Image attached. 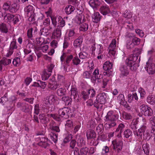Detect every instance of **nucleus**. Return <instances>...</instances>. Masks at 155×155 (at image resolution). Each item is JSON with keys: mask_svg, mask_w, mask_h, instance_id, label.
I'll list each match as a JSON object with an SVG mask.
<instances>
[{"mask_svg": "<svg viewBox=\"0 0 155 155\" xmlns=\"http://www.w3.org/2000/svg\"><path fill=\"white\" fill-rule=\"evenodd\" d=\"M71 110L69 108L64 107L59 109L58 110V115L55 114H48L47 116L44 114H41L39 116V117L41 123L42 124H46L49 121V119L47 117H52L56 120L59 121L60 120L61 118L64 117L67 118L69 116Z\"/></svg>", "mask_w": 155, "mask_h": 155, "instance_id": "1", "label": "nucleus"}, {"mask_svg": "<svg viewBox=\"0 0 155 155\" xmlns=\"http://www.w3.org/2000/svg\"><path fill=\"white\" fill-rule=\"evenodd\" d=\"M57 101V98L54 95L49 96L48 99L45 101L42 107V110L45 112L52 111L54 107V104H56L58 103Z\"/></svg>", "mask_w": 155, "mask_h": 155, "instance_id": "2", "label": "nucleus"}, {"mask_svg": "<svg viewBox=\"0 0 155 155\" xmlns=\"http://www.w3.org/2000/svg\"><path fill=\"white\" fill-rule=\"evenodd\" d=\"M118 116L117 115L114 111H108L105 117V120L106 121H109L110 122L105 124L104 127L106 129H108L115 126L116 125L115 121L118 119Z\"/></svg>", "mask_w": 155, "mask_h": 155, "instance_id": "3", "label": "nucleus"}, {"mask_svg": "<svg viewBox=\"0 0 155 155\" xmlns=\"http://www.w3.org/2000/svg\"><path fill=\"white\" fill-rule=\"evenodd\" d=\"M140 61V57L137 59V57L136 55H130L126 60V64L129 66L130 69L132 71H136L139 66V64Z\"/></svg>", "mask_w": 155, "mask_h": 155, "instance_id": "4", "label": "nucleus"}, {"mask_svg": "<svg viewBox=\"0 0 155 155\" xmlns=\"http://www.w3.org/2000/svg\"><path fill=\"white\" fill-rule=\"evenodd\" d=\"M106 96L104 93H102L98 95L94 103V106L97 108L102 107V105L106 103Z\"/></svg>", "mask_w": 155, "mask_h": 155, "instance_id": "5", "label": "nucleus"}, {"mask_svg": "<svg viewBox=\"0 0 155 155\" xmlns=\"http://www.w3.org/2000/svg\"><path fill=\"white\" fill-rule=\"evenodd\" d=\"M142 114L145 117H150L153 114V111L148 105L143 104L140 107Z\"/></svg>", "mask_w": 155, "mask_h": 155, "instance_id": "6", "label": "nucleus"}, {"mask_svg": "<svg viewBox=\"0 0 155 155\" xmlns=\"http://www.w3.org/2000/svg\"><path fill=\"white\" fill-rule=\"evenodd\" d=\"M24 11L28 17L29 21H33L35 20V15L34 13L33 7L31 5L26 6L24 9Z\"/></svg>", "mask_w": 155, "mask_h": 155, "instance_id": "7", "label": "nucleus"}, {"mask_svg": "<svg viewBox=\"0 0 155 155\" xmlns=\"http://www.w3.org/2000/svg\"><path fill=\"white\" fill-rule=\"evenodd\" d=\"M142 125L141 128L137 130H134V134L135 135L139 137V138H142L143 132L146 129L147 125V120L145 118H143L142 120Z\"/></svg>", "mask_w": 155, "mask_h": 155, "instance_id": "8", "label": "nucleus"}, {"mask_svg": "<svg viewBox=\"0 0 155 155\" xmlns=\"http://www.w3.org/2000/svg\"><path fill=\"white\" fill-rule=\"evenodd\" d=\"M112 142L113 145L114 149L115 152L117 153L120 152L122 150L123 146L122 140L116 139L112 141Z\"/></svg>", "mask_w": 155, "mask_h": 155, "instance_id": "9", "label": "nucleus"}, {"mask_svg": "<svg viewBox=\"0 0 155 155\" xmlns=\"http://www.w3.org/2000/svg\"><path fill=\"white\" fill-rule=\"evenodd\" d=\"M73 59L72 55H69L67 53H63L61 57V60L62 62L64 61V64L68 66H69V64Z\"/></svg>", "mask_w": 155, "mask_h": 155, "instance_id": "10", "label": "nucleus"}, {"mask_svg": "<svg viewBox=\"0 0 155 155\" xmlns=\"http://www.w3.org/2000/svg\"><path fill=\"white\" fill-rule=\"evenodd\" d=\"M145 68L149 74H153L155 73V64L149 61L146 63Z\"/></svg>", "mask_w": 155, "mask_h": 155, "instance_id": "11", "label": "nucleus"}, {"mask_svg": "<svg viewBox=\"0 0 155 155\" xmlns=\"http://www.w3.org/2000/svg\"><path fill=\"white\" fill-rule=\"evenodd\" d=\"M117 100L120 104L123 105L127 109H130V107L127 104L126 101H125L124 99V95L120 94H119L117 97Z\"/></svg>", "mask_w": 155, "mask_h": 155, "instance_id": "12", "label": "nucleus"}, {"mask_svg": "<svg viewBox=\"0 0 155 155\" xmlns=\"http://www.w3.org/2000/svg\"><path fill=\"white\" fill-rule=\"evenodd\" d=\"M120 75L122 76H126L129 74V71L127 67L124 65H122L120 68Z\"/></svg>", "mask_w": 155, "mask_h": 155, "instance_id": "13", "label": "nucleus"}, {"mask_svg": "<svg viewBox=\"0 0 155 155\" xmlns=\"http://www.w3.org/2000/svg\"><path fill=\"white\" fill-rule=\"evenodd\" d=\"M116 40L115 39H112L111 43L109 45V52L113 55H115V53L114 49L116 47Z\"/></svg>", "mask_w": 155, "mask_h": 155, "instance_id": "14", "label": "nucleus"}, {"mask_svg": "<svg viewBox=\"0 0 155 155\" xmlns=\"http://www.w3.org/2000/svg\"><path fill=\"white\" fill-rule=\"evenodd\" d=\"M89 4L94 10H96L100 6L101 3L98 0H90Z\"/></svg>", "mask_w": 155, "mask_h": 155, "instance_id": "15", "label": "nucleus"}, {"mask_svg": "<svg viewBox=\"0 0 155 155\" xmlns=\"http://www.w3.org/2000/svg\"><path fill=\"white\" fill-rule=\"evenodd\" d=\"M61 30L60 28H57L54 30L52 33V38L55 39L60 38L61 35Z\"/></svg>", "mask_w": 155, "mask_h": 155, "instance_id": "16", "label": "nucleus"}, {"mask_svg": "<svg viewBox=\"0 0 155 155\" xmlns=\"http://www.w3.org/2000/svg\"><path fill=\"white\" fill-rule=\"evenodd\" d=\"M86 137L87 140L94 139L96 137V134L95 132L92 130H89L86 132Z\"/></svg>", "mask_w": 155, "mask_h": 155, "instance_id": "17", "label": "nucleus"}, {"mask_svg": "<svg viewBox=\"0 0 155 155\" xmlns=\"http://www.w3.org/2000/svg\"><path fill=\"white\" fill-rule=\"evenodd\" d=\"M18 48V46L16 44V41L15 39L13 38V41L11 42L9 47L10 51L9 52V54L10 55L12 54L13 52V50L15 49H17Z\"/></svg>", "mask_w": 155, "mask_h": 155, "instance_id": "18", "label": "nucleus"}, {"mask_svg": "<svg viewBox=\"0 0 155 155\" xmlns=\"http://www.w3.org/2000/svg\"><path fill=\"white\" fill-rule=\"evenodd\" d=\"M125 127L124 125L123 124L121 123L119 124L117 128L116 129L115 132H119V134L117 135V136L118 138L121 137V134Z\"/></svg>", "mask_w": 155, "mask_h": 155, "instance_id": "19", "label": "nucleus"}, {"mask_svg": "<svg viewBox=\"0 0 155 155\" xmlns=\"http://www.w3.org/2000/svg\"><path fill=\"white\" fill-rule=\"evenodd\" d=\"M92 21L94 23H98L100 20L101 18V17L99 13H94L92 15Z\"/></svg>", "mask_w": 155, "mask_h": 155, "instance_id": "20", "label": "nucleus"}, {"mask_svg": "<svg viewBox=\"0 0 155 155\" xmlns=\"http://www.w3.org/2000/svg\"><path fill=\"white\" fill-rule=\"evenodd\" d=\"M128 102L129 103H131L133 101H138V99L137 94L136 93L133 94H128Z\"/></svg>", "mask_w": 155, "mask_h": 155, "instance_id": "21", "label": "nucleus"}, {"mask_svg": "<svg viewBox=\"0 0 155 155\" xmlns=\"http://www.w3.org/2000/svg\"><path fill=\"white\" fill-rule=\"evenodd\" d=\"M19 6L16 3H14L10 6L9 12L12 13H15L19 9Z\"/></svg>", "mask_w": 155, "mask_h": 155, "instance_id": "22", "label": "nucleus"}, {"mask_svg": "<svg viewBox=\"0 0 155 155\" xmlns=\"http://www.w3.org/2000/svg\"><path fill=\"white\" fill-rule=\"evenodd\" d=\"M100 9L101 13L104 15H106L110 12L109 7L107 6L101 7Z\"/></svg>", "mask_w": 155, "mask_h": 155, "instance_id": "23", "label": "nucleus"}, {"mask_svg": "<svg viewBox=\"0 0 155 155\" xmlns=\"http://www.w3.org/2000/svg\"><path fill=\"white\" fill-rule=\"evenodd\" d=\"M82 38L81 37H79L74 41V46L76 48L78 47H80L82 42Z\"/></svg>", "mask_w": 155, "mask_h": 155, "instance_id": "24", "label": "nucleus"}, {"mask_svg": "<svg viewBox=\"0 0 155 155\" xmlns=\"http://www.w3.org/2000/svg\"><path fill=\"white\" fill-rule=\"evenodd\" d=\"M60 17H59L58 18V22L57 28H59L61 30L62 28L65 26V22L63 18L61 17L60 18Z\"/></svg>", "mask_w": 155, "mask_h": 155, "instance_id": "25", "label": "nucleus"}, {"mask_svg": "<svg viewBox=\"0 0 155 155\" xmlns=\"http://www.w3.org/2000/svg\"><path fill=\"white\" fill-rule=\"evenodd\" d=\"M147 102L149 104L153 105L155 104V96L151 95L148 96L147 100Z\"/></svg>", "mask_w": 155, "mask_h": 155, "instance_id": "26", "label": "nucleus"}, {"mask_svg": "<svg viewBox=\"0 0 155 155\" xmlns=\"http://www.w3.org/2000/svg\"><path fill=\"white\" fill-rule=\"evenodd\" d=\"M0 31L2 33H7L8 31V29L6 24L2 23L0 24Z\"/></svg>", "mask_w": 155, "mask_h": 155, "instance_id": "27", "label": "nucleus"}, {"mask_svg": "<svg viewBox=\"0 0 155 155\" xmlns=\"http://www.w3.org/2000/svg\"><path fill=\"white\" fill-rule=\"evenodd\" d=\"M75 10L74 7L71 5L67 6L65 8V11L67 15H69L73 12Z\"/></svg>", "mask_w": 155, "mask_h": 155, "instance_id": "28", "label": "nucleus"}, {"mask_svg": "<svg viewBox=\"0 0 155 155\" xmlns=\"http://www.w3.org/2000/svg\"><path fill=\"white\" fill-rule=\"evenodd\" d=\"M38 82H34L32 85V86L36 87H45L46 84L45 82H41L40 81H38Z\"/></svg>", "mask_w": 155, "mask_h": 155, "instance_id": "29", "label": "nucleus"}, {"mask_svg": "<svg viewBox=\"0 0 155 155\" xmlns=\"http://www.w3.org/2000/svg\"><path fill=\"white\" fill-rule=\"evenodd\" d=\"M93 75L94 76L95 79H100L102 78L103 77V74H99V70L97 69H96L93 73Z\"/></svg>", "mask_w": 155, "mask_h": 155, "instance_id": "30", "label": "nucleus"}, {"mask_svg": "<svg viewBox=\"0 0 155 155\" xmlns=\"http://www.w3.org/2000/svg\"><path fill=\"white\" fill-rule=\"evenodd\" d=\"M11 60L10 59L4 58L0 61V63L6 66L9 64L11 63Z\"/></svg>", "mask_w": 155, "mask_h": 155, "instance_id": "31", "label": "nucleus"}, {"mask_svg": "<svg viewBox=\"0 0 155 155\" xmlns=\"http://www.w3.org/2000/svg\"><path fill=\"white\" fill-rule=\"evenodd\" d=\"M67 90H68V89L65 88H60L58 90L57 93L59 96L63 95L65 94Z\"/></svg>", "mask_w": 155, "mask_h": 155, "instance_id": "32", "label": "nucleus"}, {"mask_svg": "<svg viewBox=\"0 0 155 155\" xmlns=\"http://www.w3.org/2000/svg\"><path fill=\"white\" fill-rule=\"evenodd\" d=\"M62 100L66 105H69L70 104H71L72 101V99L71 98L66 96L63 97Z\"/></svg>", "mask_w": 155, "mask_h": 155, "instance_id": "33", "label": "nucleus"}, {"mask_svg": "<svg viewBox=\"0 0 155 155\" xmlns=\"http://www.w3.org/2000/svg\"><path fill=\"white\" fill-rule=\"evenodd\" d=\"M143 149L145 153L147 155H148L150 152L149 144L147 143L143 144Z\"/></svg>", "mask_w": 155, "mask_h": 155, "instance_id": "34", "label": "nucleus"}, {"mask_svg": "<svg viewBox=\"0 0 155 155\" xmlns=\"http://www.w3.org/2000/svg\"><path fill=\"white\" fill-rule=\"evenodd\" d=\"M143 132V137L145 140H149L150 137L151 135L149 131L148 130H145Z\"/></svg>", "mask_w": 155, "mask_h": 155, "instance_id": "35", "label": "nucleus"}, {"mask_svg": "<svg viewBox=\"0 0 155 155\" xmlns=\"http://www.w3.org/2000/svg\"><path fill=\"white\" fill-rule=\"evenodd\" d=\"M14 15L10 13H7L6 15L5 16V20L7 22H11L12 21Z\"/></svg>", "mask_w": 155, "mask_h": 155, "instance_id": "36", "label": "nucleus"}, {"mask_svg": "<svg viewBox=\"0 0 155 155\" xmlns=\"http://www.w3.org/2000/svg\"><path fill=\"white\" fill-rule=\"evenodd\" d=\"M81 61L77 56L73 58L72 62L71 63L74 65H78L80 63Z\"/></svg>", "mask_w": 155, "mask_h": 155, "instance_id": "37", "label": "nucleus"}, {"mask_svg": "<svg viewBox=\"0 0 155 155\" xmlns=\"http://www.w3.org/2000/svg\"><path fill=\"white\" fill-rule=\"evenodd\" d=\"M51 75V73H48L45 71H43L42 78L43 80H46L48 79Z\"/></svg>", "mask_w": 155, "mask_h": 155, "instance_id": "38", "label": "nucleus"}, {"mask_svg": "<svg viewBox=\"0 0 155 155\" xmlns=\"http://www.w3.org/2000/svg\"><path fill=\"white\" fill-rule=\"evenodd\" d=\"M50 138L52 140L54 143L57 142L58 140V134L54 133L53 132H51L49 134Z\"/></svg>", "mask_w": 155, "mask_h": 155, "instance_id": "39", "label": "nucleus"}, {"mask_svg": "<svg viewBox=\"0 0 155 155\" xmlns=\"http://www.w3.org/2000/svg\"><path fill=\"white\" fill-rule=\"evenodd\" d=\"M10 5H11V2L10 1H8L5 3L2 7L3 8L5 11L8 10L9 11V8L10 6Z\"/></svg>", "mask_w": 155, "mask_h": 155, "instance_id": "40", "label": "nucleus"}, {"mask_svg": "<svg viewBox=\"0 0 155 155\" xmlns=\"http://www.w3.org/2000/svg\"><path fill=\"white\" fill-rule=\"evenodd\" d=\"M88 28V24L84 23L82 24L80 28V29L81 31H84L87 30Z\"/></svg>", "mask_w": 155, "mask_h": 155, "instance_id": "41", "label": "nucleus"}, {"mask_svg": "<svg viewBox=\"0 0 155 155\" xmlns=\"http://www.w3.org/2000/svg\"><path fill=\"white\" fill-rule=\"evenodd\" d=\"M141 51L140 49L138 48H136L134 50L133 54H131V55H134H134H136L137 57V59H138V58L139 55L141 54Z\"/></svg>", "mask_w": 155, "mask_h": 155, "instance_id": "42", "label": "nucleus"}, {"mask_svg": "<svg viewBox=\"0 0 155 155\" xmlns=\"http://www.w3.org/2000/svg\"><path fill=\"white\" fill-rule=\"evenodd\" d=\"M134 44L130 40H128L127 44V48L128 49H131L134 48Z\"/></svg>", "mask_w": 155, "mask_h": 155, "instance_id": "43", "label": "nucleus"}, {"mask_svg": "<svg viewBox=\"0 0 155 155\" xmlns=\"http://www.w3.org/2000/svg\"><path fill=\"white\" fill-rule=\"evenodd\" d=\"M71 95L73 96L74 98L75 99L77 97V89L76 88H71Z\"/></svg>", "mask_w": 155, "mask_h": 155, "instance_id": "44", "label": "nucleus"}, {"mask_svg": "<svg viewBox=\"0 0 155 155\" xmlns=\"http://www.w3.org/2000/svg\"><path fill=\"white\" fill-rule=\"evenodd\" d=\"M77 143L79 146H81L84 144V142L83 138L79 137L77 140Z\"/></svg>", "mask_w": 155, "mask_h": 155, "instance_id": "45", "label": "nucleus"}, {"mask_svg": "<svg viewBox=\"0 0 155 155\" xmlns=\"http://www.w3.org/2000/svg\"><path fill=\"white\" fill-rule=\"evenodd\" d=\"M20 18L19 15H14L12 21H13L14 24H15L19 21V18Z\"/></svg>", "mask_w": 155, "mask_h": 155, "instance_id": "46", "label": "nucleus"}, {"mask_svg": "<svg viewBox=\"0 0 155 155\" xmlns=\"http://www.w3.org/2000/svg\"><path fill=\"white\" fill-rule=\"evenodd\" d=\"M88 150V149L86 147L81 148L80 150L81 155H87Z\"/></svg>", "mask_w": 155, "mask_h": 155, "instance_id": "47", "label": "nucleus"}, {"mask_svg": "<svg viewBox=\"0 0 155 155\" xmlns=\"http://www.w3.org/2000/svg\"><path fill=\"white\" fill-rule=\"evenodd\" d=\"M132 133L131 131L129 129H127L124 132V137L127 138H128L131 135Z\"/></svg>", "mask_w": 155, "mask_h": 155, "instance_id": "48", "label": "nucleus"}, {"mask_svg": "<svg viewBox=\"0 0 155 155\" xmlns=\"http://www.w3.org/2000/svg\"><path fill=\"white\" fill-rule=\"evenodd\" d=\"M122 115L123 117L126 120H130L132 118V116L130 114L126 112L124 113Z\"/></svg>", "mask_w": 155, "mask_h": 155, "instance_id": "49", "label": "nucleus"}, {"mask_svg": "<svg viewBox=\"0 0 155 155\" xmlns=\"http://www.w3.org/2000/svg\"><path fill=\"white\" fill-rule=\"evenodd\" d=\"M97 52L98 55H99L102 53L103 52L102 48V45H97Z\"/></svg>", "mask_w": 155, "mask_h": 155, "instance_id": "50", "label": "nucleus"}, {"mask_svg": "<svg viewBox=\"0 0 155 155\" xmlns=\"http://www.w3.org/2000/svg\"><path fill=\"white\" fill-rule=\"evenodd\" d=\"M109 151V147L107 146H104L102 149L101 155H106V153Z\"/></svg>", "mask_w": 155, "mask_h": 155, "instance_id": "51", "label": "nucleus"}, {"mask_svg": "<svg viewBox=\"0 0 155 155\" xmlns=\"http://www.w3.org/2000/svg\"><path fill=\"white\" fill-rule=\"evenodd\" d=\"M7 95V94H5L4 97H2L0 99V103L2 104L3 105L4 103L6 102L8 100Z\"/></svg>", "mask_w": 155, "mask_h": 155, "instance_id": "52", "label": "nucleus"}, {"mask_svg": "<svg viewBox=\"0 0 155 155\" xmlns=\"http://www.w3.org/2000/svg\"><path fill=\"white\" fill-rule=\"evenodd\" d=\"M123 16L127 19H130L132 17L131 13L127 11H126L123 13Z\"/></svg>", "mask_w": 155, "mask_h": 155, "instance_id": "53", "label": "nucleus"}, {"mask_svg": "<svg viewBox=\"0 0 155 155\" xmlns=\"http://www.w3.org/2000/svg\"><path fill=\"white\" fill-rule=\"evenodd\" d=\"M65 126L66 128L72 127L73 126V121L71 120H68L66 122Z\"/></svg>", "mask_w": 155, "mask_h": 155, "instance_id": "54", "label": "nucleus"}, {"mask_svg": "<svg viewBox=\"0 0 155 155\" xmlns=\"http://www.w3.org/2000/svg\"><path fill=\"white\" fill-rule=\"evenodd\" d=\"M92 71H90L89 72L86 71L83 73V76L84 78H89L91 76V73Z\"/></svg>", "mask_w": 155, "mask_h": 155, "instance_id": "55", "label": "nucleus"}, {"mask_svg": "<svg viewBox=\"0 0 155 155\" xmlns=\"http://www.w3.org/2000/svg\"><path fill=\"white\" fill-rule=\"evenodd\" d=\"M20 62V59L18 58H16L13 59V64L15 66H18Z\"/></svg>", "mask_w": 155, "mask_h": 155, "instance_id": "56", "label": "nucleus"}, {"mask_svg": "<svg viewBox=\"0 0 155 155\" xmlns=\"http://www.w3.org/2000/svg\"><path fill=\"white\" fill-rule=\"evenodd\" d=\"M88 54L84 52H80L79 54V57L81 59H85L87 57Z\"/></svg>", "mask_w": 155, "mask_h": 155, "instance_id": "57", "label": "nucleus"}, {"mask_svg": "<svg viewBox=\"0 0 155 155\" xmlns=\"http://www.w3.org/2000/svg\"><path fill=\"white\" fill-rule=\"evenodd\" d=\"M140 39L136 37H134L132 39V42H133L135 45L139 44Z\"/></svg>", "mask_w": 155, "mask_h": 155, "instance_id": "58", "label": "nucleus"}, {"mask_svg": "<svg viewBox=\"0 0 155 155\" xmlns=\"http://www.w3.org/2000/svg\"><path fill=\"white\" fill-rule=\"evenodd\" d=\"M138 91L140 93L141 97H143L144 95H145V91L143 88H139L138 89Z\"/></svg>", "mask_w": 155, "mask_h": 155, "instance_id": "59", "label": "nucleus"}, {"mask_svg": "<svg viewBox=\"0 0 155 155\" xmlns=\"http://www.w3.org/2000/svg\"><path fill=\"white\" fill-rule=\"evenodd\" d=\"M35 113L37 115L40 112L39 106V104L35 105L34 107Z\"/></svg>", "mask_w": 155, "mask_h": 155, "instance_id": "60", "label": "nucleus"}, {"mask_svg": "<svg viewBox=\"0 0 155 155\" xmlns=\"http://www.w3.org/2000/svg\"><path fill=\"white\" fill-rule=\"evenodd\" d=\"M32 31L33 28H31L28 30L27 36L29 38H31L33 36Z\"/></svg>", "mask_w": 155, "mask_h": 155, "instance_id": "61", "label": "nucleus"}, {"mask_svg": "<svg viewBox=\"0 0 155 155\" xmlns=\"http://www.w3.org/2000/svg\"><path fill=\"white\" fill-rule=\"evenodd\" d=\"M135 31L136 33L139 35L140 37H142L144 36V34L142 30L139 29H136L135 30Z\"/></svg>", "mask_w": 155, "mask_h": 155, "instance_id": "62", "label": "nucleus"}, {"mask_svg": "<svg viewBox=\"0 0 155 155\" xmlns=\"http://www.w3.org/2000/svg\"><path fill=\"white\" fill-rule=\"evenodd\" d=\"M48 49V46L47 45H45L41 46V45L40 47H39V49L42 50L43 52H46Z\"/></svg>", "mask_w": 155, "mask_h": 155, "instance_id": "63", "label": "nucleus"}, {"mask_svg": "<svg viewBox=\"0 0 155 155\" xmlns=\"http://www.w3.org/2000/svg\"><path fill=\"white\" fill-rule=\"evenodd\" d=\"M150 124L153 126H155V117L153 116L151 117L149 119Z\"/></svg>", "mask_w": 155, "mask_h": 155, "instance_id": "64", "label": "nucleus"}]
</instances>
